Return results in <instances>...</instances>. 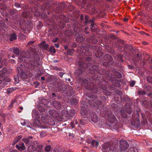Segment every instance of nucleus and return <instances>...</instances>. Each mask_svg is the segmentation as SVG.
I'll return each instance as SVG.
<instances>
[{
  "mask_svg": "<svg viewBox=\"0 0 152 152\" xmlns=\"http://www.w3.org/2000/svg\"><path fill=\"white\" fill-rule=\"evenodd\" d=\"M128 67L129 69H134V68L132 65H131V64L128 65Z\"/></svg>",
  "mask_w": 152,
  "mask_h": 152,
  "instance_id": "5fc2aeb1",
  "label": "nucleus"
},
{
  "mask_svg": "<svg viewBox=\"0 0 152 152\" xmlns=\"http://www.w3.org/2000/svg\"><path fill=\"white\" fill-rule=\"evenodd\" d=\"M38 24L37 26L38 28H41L43 26L42 23L40 21L38 22Z\"/></svg>",
  "mask_w": 152,
  "mask_h": 152,
  "instance_id": "3c124183",
  "label": "nucleus"
},
{
  "mask_svg": "<svg viewBox=\"0 0 152 152\" xmlns=\"http://www.w3.org/2000/svg\"><path fill=\"white\" fill-rule=\"evenodd\" d=\"M52 103L55 107L57 109L60 108L61 107V104L57 101H53Z\"/></svg>",
  "mask_w": 152,
  "mask_h": 152,
  "instance_id": "aec40b11",
  "label": "nucleus"
},
{
  "mask_svg": "<svg viewBox=\"0 0 152 152\" xmlns=\"http://www.w3.org/2000/svg\"><path fill=\"white\" fill-rule=\"evenodd\" d=\"M16 147L19 150H20L21 149L22 150H24L25 148V146L23 145H22L21 146H18V145H16Z\"/></svg>",
  "mask_w": 152,
  "mask_h": 152,
  "instance_id": "ea45409f",
  "label": "nucleus"
},
{
  "mask_svg": "<svg viewBox=\"0 0 152 152\" xmlns=\"http://www.w3.org/2000/svg\"><path fill=\"white\" fill-rule=\"evenodd\" d=\"M34 14L35 16H39L40 15V13L39 11L37 10L34 13Z\"/></svg>",
  "mask_w": 152,
  "mask_h": 152,
  "instance_id": "864d4df0",
  "label": "nucleus"
},
{
  "mask_svg": "<svg viewBox=\"0 0 152 152\" xmlns=\"http://www.w3.org/2000/svg\"><path fill=\"white\" fill-rule=\"evenodd\" d=\"M91 145L97 147L99 145V143L96 140H93L91 142Z\"/></svg>",
  "mask_w": 152,
  "mask_h": 152,
  "instance_id": "2f4dec72",
  "label": "nucleus"
},
{
  "mask_svg": "<svg viewBox=\"0 0 152 152\" xmlns=\"http://www.w3.org/2000/svg\"><path fill=\"white\" fill-rule=\"evenodd\" d=\"M120 148L121 150L122 151H125L129 147V145L128 142L123 140H121L120 141Z\"/></svg>",
  "mask_w": 152,
  "mask_h": 152,
  "instance_id": "0eeeda50",
  "label": "nucleus"
},
{
  "mask_svg": "<svg viewBox=\"0 0 152 152\" xmlns=\"http://www.w3.org/2000/svg\"><path fill=\"white\" fill-rule=\"evenodd\" d=\"M0 69L2 67V65H5L6 66L7 63H6V60H4L2 61L1 62V64H0Z\"/></svg>",
  "mask_w": 152,
  "mask_h": 152,
  "instance_id": "49530a36",
  "label": "nucleus"
},
{
  "mask_svg": "<svg viewBox=\"0 0 152 152\" xmlns=\"http://www.w3.org/2000/svg\"><path fill=\"white\" fill-rule=\"evenodd\" d=\"M74 30L76 34H79V32L80 31V28L77 26H75L74 28Z\"/></svg>",
  "mask_w": 152,
  "mask_h": 152,
  "instance_id": "f704fd0d",
  "label": "nucleus"
},
{
  "mask_svg": "<svg viewBox=\"0 0 152 152\" xmlns=\"http://www.w3.org/2000/svg\"><path fill=\"white\" fill-rule=\"evenodd\" d=\"M6 24L4 22L0 20V28H3L5 26Z\"/></svg>",
  "mask_w": 152,
  "mask_h": 152,
  "instance_id": "79ce46f5",
  "label": "nucleus"
},
{
  "mask_svg": "<svg viewBox=\"0 0 152 152\" xmlns=\"http://www.w3.org/2000/svg\"><path fill=\"white\" fill-rule=\"evenodd\" d=\"M86 40L88 42L95 44L98 42V37L95 36L93 34V35L91 36L90 37H88L87 38Z\"/></svg>",
  "mask_w": 152,
  "mask_h": 152,
  "instance_id": "423d86ee",
  "label": "nucleus"
},
{
  "mask_svg": "<svg viewBox=\"0 0 152 152\" xmlns=\"http://www.w3.org/2000/svg\"><path fill=\"white\" fill-rule=\"evenodd\" d=\"M73 49H69L67 50V53L68 54L70 55H72L73 53Z\"/></svg>",
  "mask_w": 152,
  "mask_h": 152,
  "instance_id": "c03bdc74",
  "label": "nucleus"
},
{
  "mask_svg": "<svg viewBox=\"0 0 152 152\" xmlns=\"http://www.w3.org/2000/svg\"><path fill=\"white\" fill-rule=\"evenodd\" d=\"M94 53L96 57L100 58L102 56L103 53L102 51H100V50H99L94 51Z\"/></svg>",
  "mask_w": 152,
  "mask_h": 152,
  "instance_id": "a211bd4d",
  "label": "nucleus"
},
{
  "mask_svg": "<svg viewBox=\"0 0 152 152\" xmlns=\"http://www.w3.org/2000/svg\"><path fill=\"white\" fill-rule=\"evenodd\" d=\"M112 117H110L108 118V120L110 123H113L116 120V118L114 115H112Z\"/></svg>",
  "mask_w": 152,
  "mask_h": 152,
  "instance_id": "c85d7f7f",
  "label": "nucleus"
},
{
  "mask_svg": "<svg viewBox=\"0 0 152 152\" xmlns=\"http://www.w3.org/2000/svg\"><path fill=\"white\" fill-rule=\"evenodd\" d=\"M17 76H28V75L25 74V72L23 70L21 67L20 66H18L17 68Z\"/></svg>",
  "mask_w": 152,
  "mask_h": 152,
  "instance_id": "f8f14e48",
  "label": "nucleus"
},
{
  "mask_svg": "<svg viewBox=\"0 0 152 152\" xmlns=\"http://www.w3.org/2000/svg\"><path fill=\"white\" fill-rule=\"evenodd\" d=\"M25 21L23 20H21L19 22V25L20 28L24 31L28 30V26Z\"/></svg>",
  "mask_w": 152,
  "mask_h": 152,
  "instance_id": "9b49d317",
  "label": "nucleus"
},
{
  "mask_svg": "<svg viewBox=\"0 0 152 152\" xmlns=\"http://www.w3.org/2000/svg\"><path fill=\"white\" fill-rule=\"evenodd\" d=\"M40 66H38V67H37L35 69H32V70H35V73L37 75H38L39 76H40L43 75V72L41 70H40L39 69H38L36 71V69H37V68L38 67H39L40 66V64H39Z\"/></svg>",
  "mask_w": 152,
  "mask_h": 152,
  "instance_id": "4be33fe9",
  "label": "nucleus"
},
{
  "mask_svg": "<svg viewBox=\"0 0 152 152\" xmlns=\"http://www.w3.org/2000/svg\"><path fill=\"white\" fill-rule=\"evenodd\" d=\"M55 31V30L53 29V28H52L48 31V34L49 33L50 35L52 36H54L57 34Z\"/></svg>",
  "mask_w": 152,
  "mask_h": 152,
  "instance_id": "bb28decb",
  "label": "nucleus"
},
{
  "mask_svg": "<svg viewBox=\"0 0 152 152\" xmlns=\"http://www.w3.org/2000/svg\"><path fill=\"white\" fill-rule=\"evenodd\" d=\"M47 11H44L43 12H42L41 14V16L44 19H45V22H46L47 20L48 16L46 13Z\"/></svg>",
  "mask_w": 152,
  "mask_h": 152,
  "instance_id": "b1692460",
  "label": "nucleus"
},
{
  "mask_svg": "<svg viewBox=\"0 0 152 152\" xmlns=\"http://www.w3.org/2000/svg\"><path fill=\"white\" fill-rule=\"evenodd\" d=\"M17 38V37L16 34L14 33L10 35V41H12L16 39Z\"/></svg>",
  "mask_w": 152,
  "mask_h": 152,
  "instance_id": "393cba45",
  "label": "nucleus"
},
{
  "mask_svg": "<svg viewBox=\"0 0 152 152\" xmlns=\"http://www.w3.org/2000/svg\"><path fill=\"white\" fill-rule=\"evenodd\" d=\"M50 52L51 54H52L53 53H54L56 52V51L53 46H52L50 47Z\"/></svg>",
  "mask_w": 152,
  "mask_h": 152,
  "instance_id": "72a5a7b5",
  "label": "nucleus"
},
{
  "mask_svg": "<svg viewBox=\"0 0 152 152\" xmlns=\"http://www.w3.org/2000/svg\"><path fill=\"white\" fill-rule=\"evenodd\" d=\"M91 12L94 14H96L98 12V10L95 7H92L91 8Z\"/></svg>",
  "mask_w": 152,
  "mask_h": 152,
  "instance_id": "58836bf2",
  "label": "nucleus"
},
{
  "mask_svg": "<svg viewBox=\"0 0 152 152\" xmlns=\"http://www.w3.org/2000/svg\"><path fill=\"white\" fill-rule=\"evenodd\" d=\"M13 52L16 55H18L20 53V50L17 47L13 48Z\"/></svg>",
  "mask_w": 152,
  "mask_h": 152,
  "instance_id": "cd10ccee",
  "label": "nucleus"
},
{
  "mask_svg": "<svg viewBox=\"0 0 152 152\" xmlns=\"http://www.w3.org/2000/svg\"><path fill=\"white\" fill-rule=\"evenodd\" d=\"M68 8L69 10L70 11L74 10L75 8L72 5H69L68 7Z\"/></svg>",
  "mask_w": 152,
  "mask_h": 152,
  "instance_id": "603ef678",
  "label": "nucleus"
},
{
  "mask_svg": "<svg viewBox=\"0 0 152 152\" xmlns=\"http://www.w3.org/2000/svg\"><path fill=\"white\" fill-rule=\"evenodd\" d=\"M38 8L37 7H32L31 8V12H32L34 13L37 10H38Z\"/></svg>",
  "mask_w": 152,
  "mask_h": 152,
  "instance_id": "4c0bfd02",
  "label": "nucleus"
},
{
  "mask_svg": "<svg viewBox=\"0 0 152 152\" xmlns=\"http://www.w3.org/2000/svg\"><path fill=\"white\" fill-rule=\"evenodd\" d=\"M81 51L82 55L80 57V59L76 63L79 68L75 70V75L76 76H79L82 74L83 70L87 69H88L91 74L97 73L103 75L104 73H101L102 70L98 66L93 65L89 68L94 63L92 59V57L91 56L92 53L89 49L86 47H83L81 49Z\"/></svg>",
  "mask_w": 152,
  "mask_h": 152,
  "instance_id": "f257e3e1",
  "label": "nucleus"
},
{
  "mask_svg": "<svg viewBox=\"0 0 152 152\" xmlns=\"http://www.w3.org/2000/svg\"><path fill=\"white\" fill-rule=\"evenodd\" d=\"M13 91V89L12 88H8L7 90V94H10Z\"/></svg>",
  "mask_w": 152,
  "mask_h": 152,
  "instance_id": "09e8293b",
  "label": "nucleus"
},
{
  "mask_svg": "<svg viewBox=\"0 0 152 152\" xmlns=\"http://www.w3.org/2000/svg\"><path fill=\"white\" fill-rule=\"evenodd\" d=\"M92 120L93 121L96 123L97 122V117H96V116H95V118H92Z\"/></svg>",
  "mask_w": 152,
  "mask_h": 152,
  "instance_id": "0e129e2a",
  "label": "nucleus"
},
{
  "mask_svg": "<svg viewBox=\"0 0 152 152\" xmlns=\"http://www.w3.org/2000/svg\"><path fill=\"white\" fill-rule=\"evenodd\" d=\"M117 42L121 44H123L124 43V42L123 40L118 39L117 40Z\"/></svg>",
  "mask_w": 152,
  "mask_h": 152,
  "instance_id": "680f3d73",
  "label": "nucleus"
},
{
  "mask_svg": "<svg viewBox=\"0 0 152 152\" xmlns=\"http://www.w3.org/2000/svg\"><path fill=\"white\" fill-rule=\"evenodd\" d=\"M74 33L73 31L69 30H66L65 32V35L69 37L72 35Z\"/></svg>",
  "mask_w": 152,
  "mask_h": 152,
  "instance_id": "a878e982",
  "label": "nucleus"
},
{
  "mask_svg": "<svg viewBox=\"0 0 152 152\" xmlns=\"http://www.w3.org/2000/svg\"><path fill=\"white\" fill-rule=\"evenodd\" d=\"M41 119L42 122L45 124H47L48 120V114L46 112L45 114H42V116L41 117Z\"/></svg>",
  "mask_w": 152,
  "mask_h": 152,
  "instance_id": "dca6fc26",
  "label": "nucleus"
},
{
  "mask_svg": "<svg viewBox=\"0 0 152 152\" xmlns=\"http://www.w3.org/2000/svg\"><path fill=\"white\" fill-rule=\"evenodd\" d=\"M147 80L149 82L151 83L152 82V79L151 78V77H147Z\"/></svg>",
  "mask_w": 152,
  "mask_h": 152,
  "instance_id": "4d7b16f0",
  "label": "nucleus"
},
{
  "mask_svg": "<svg viewBox=\"0 0 152 152\" xmlns=\"http://www.w3.org/2000/svg\"><path fill=\"white\" fill-rule=\"evenodd\" d=\"M103 149H104L103 152H111V151L114 150L113 145L108 142L105 143L102 145Z\"/></svg>",
  "mask_w": 152,
  "mask_h": 152,
  "instance_id": "39448f33",
  "label": "nucleus"
},
{
  "mask_svg": "<svg viewBox=\"0 0 152 152\" xmlns=\"http://www.w3.org/2000/svg\"><path fill=\"white\" fill-rule=\"evenodd\" d=\"M7 71V69L5 67H4L0 71V76H1L2 75H3V74L5 73Z\"/></svg>",
  "mask_w": 152,
  "mask_h": 152,
  "instance_id": "c9c22d12",
  "label": "nucleus"
},
{
  "mask_svg": "<svg viewBox=\"0 0 152 152\" xmlns=\"http://www.w3.org/2000/svg\"><path fill=\"white\" fill-rule=\"evenodd\" d=\"M58 39V38H55V39H53L52 41L53 42L55 43L57 42Z\"/></svg>",
  "mask_w": 152,
  "mask_h": 152,
  "instance_id": "69168bd1",
  "label": "nucleus"
},
{
  "mask_svg": "<svg viewBox=\"0 0 152 152\" xmlns=\"http://www.w3.org/2000/svg\"><path fill=\"white\" fill-rule=\"evenodd\" d=\"M3 77H1L0 78V85H2V87H4L3 86H5L7 83L6 82H9L10 80L8 79L7 77H6L5 78H3Z\"/></svg>",
  "mask_w": 152,
  "mask_h": 152,
  "instance_id": "ddd939ff",
  "label": "nucleus"
},
{
  "mask_svg": "<svg viewBox=\"0 0 152 152\" xmlns=\"http://www.w3.org/2000/svg\"><path fill=\"white\" fill-rule=\"evenodd\" d=\"M41 102L42 103V105L46 106V107H47V105L48 104V101L46 99H42L41 100Z\"/></svg>",
  "mask_w": 152,
  "mask_h": 152,
  "instance_id": "473e14b6",
  "label": "nucleus"
},
{
  "mask_svg": "<svg viewBox=\"0 0 152 152\" xmlns=\"http://www.w3.org/2000/svg\"><path fill=\"white\" fill-rule=\"evenodd\" d=\"M80 20L82 21L84 20L85 19V16L83 14H81L80 17Z\"/></svg>",
  "mask_w": 152,
  "mask_h": 152,
  "instance_id": "13d9d810",
  "label": "nucleus"
},
{
  "mask_svg": "<svg viewBox=\"0 0 152 152\" xmlns=\"http://www.w3.org/2000/svg\"><path fill=\"white\" fill-rule=\"evenodd\" d=\"M23 140L25 143L27 144L29 142L30 139L28 138H27L25 139H23Z\"/></svg>",
  "mask_w": 152,
  "mask_h": 152,
  "instance_id": "8fccbe9b",
  "label": "nucleus"
},
{
  "mask_svg": "<svg viewBox=\"0 0 152 152\" xmlns=\"http://www.w3.org/2000/svg\"><path fill=\"white\" fill-rule=\"evenodd\" d=\"M62 113L63 114V116L66 117H68L69 116L71 117L75 115V113L74 112L72 111V112H71L70 114L69 115L68 114V112L66 110H63L62 112Z\"/></svg>",
  "mask_w": 152,
  "mask_h": 152,
  "instance_id": "4468645a",
  "label": "nucleus"
},
{
  "mask_svg": "<svg viewBox=\"0 0 152 152\" xmlns=\"http://www.w3.org/2000/svg\"><path fill=\"white\" fill-rule=\"evenodd\" d=\"M37 107L39 111H41L42 112H45L46 110H47L46 108L47 107H46V106L44 107V106H43L42 104L41 105H38Z\"/></svg>",
  "mask_w": 152,
  "mask_h": 152,
  "instance_id": "6ab92c4d",
  "label": "nucleus"
},
{
  "mask_svg": "<svg viewBox=\"0 0 152 152\" xmlns=\"http://www.w3.org/2000/svg\"><path fill=\"white\" fill-rule=\"evenodd\" d=\"M34 42V41H30L28 43V45H33Z\"/></svg>",
  "mask_w": 152,
  "mask_h": 152,
  "instance_id": "bf43d9fd",
  "label": "nucleus"
},
{
  "mask_svg": "<svg viewBox=\"0 0 152 152\" xmlns=\"http://www.w3.org/2000/svg\"><path fill=\"white\" fill-rule=\"evenodd\" d=\"M90 18V17L89 15H85V21H84L83 23L84 25H87L89 26L92 28H95V24L94 23L95 19L94 18H93L89 20Z\"/></svg>",
  "mask_w": 152,
  "mask_h": 152,
  "instance_id": "20e7f679",
  "label": "nucleus"
},
{
  "mask_svg": "<svg viewBox=\"0 0 152 152\" xmlns=\"http://www.w3.org/2000/svg\"><path fill=\"white\" fill-rule=\"evenodd\" d=\"M42 9L44 11H47L48 10V4L47 3H44L42 6Z\"/></svg>",
  "mask_w": 152,
  "mask_h": 152,
  "instance_id": "7c9ffc66",
  "label": "nucleus"
},
{
  "mask_svg": "<svg viewBox=\"0 0 152 152\" xmlns=\"http://www.w3.org/2000/svg\"><path fill=\"white\" fill-rule=\"evenodd\" d=\"M58 25L60 27L63 28L64 27L65 23L62 21H59L58 23Z\"/></svg>",
  "mask_w": 152,
  "mask_h": 152,
  "instance_id": "e433bc0d",
  "label": "nucleus"
},
{
  "mask_svg": "<svg viewBox=\"0 0 152 152\" xmlns=\"http://www.w3.org/2000/svg\"><path fill=\"white\" fill-rule=\"evenodd\" d=\"M55 11L56 13H59L62 11V9L61 8L57 7L55 10Z\"/></svg>",
  "mask_w": 152,
  "mask_h": 152,
  "instance_id": "a18cd8bd",
  "label": "nucleus"
},
{
  "mask_svg": "<svg viewBox=\"0 0 152 152\" xmlns=\"http://www.w3.org/2000/svg\"><path fill=\"white\" fill-rule=\"evenodd\" d=\"M76 41L78 43H80L83 40V37L80 34L79 36H78L75 39Z\"/></svg>",
  "mask_w": 152,
  "mask_h": 152,
  "instance_id": "5701e85b",
  "label": "nucleus"
},
{
  "mask_svg": "<svg viewBox=\"0 0 152 152\" xmlns=\"http://www.w3.org/2000/svg\"><path fill=\"white\" fill-rule=\"evenodd\" d=\"M96 29L95 28H92L89 26L86 27L83 30V32L86 34H87L88 36L93 35V34L90 32H94L95 31Z\"/></svg>",
  "mask_w": 152,
  "mask_h": 152,
  "instance_id": "6e6552de",
  "label": "nucleus"
},
{
  "mask_svg": "<svg viewBox=\"0 0 152 152\" xmlns=\"http://www.w3.org/2000/svg\"><path fill=\"white\" fill-rule=\"evenodd\" d=\"M89 48V49L91 48L92 50H93L94 53L95 51H98L99 50H100V48H101L99 46L96 45L90 46Z\"/></svg>",
  "mask_w": 152,
  "mask_h": 152,
  "instance_id": "412c9836",
  "label": "nucleus"
},
{
  "mask_svg": "<svg viewBox=\"0 0 152 152\" xmlns=\"http://www.w3.org/2000/svg\"><path fill=\"white\" fill-rule=\"evenodd\" d=\"M103 61H105L103 62L102 64L105 67L113 65L114 62L113 60V58L112 56L109 54H104L102 57Z\"/></svg>",
  "mask_w": 152,
  "mask_h": 152,
  "instance_id": "7ed1b4c3",
  "label": "nucleus"
},
{
  "mask_svg": "<svg viewBox=\"0 0 152 152\" xmlns=\"http://www.w3.org/2000/svg\"><path fill=\"white\" fill-rule=\"evenodd\" d=\"M7 7L6 5L4 4H0V9H4Z\"/></svg>",
  "mask_w": 152,
  "mask_h": 152,
  "instance_id": "de8ad7c7",
  "label": "nucleus"
},
{
  "mask_svg": "<svg viewBox=\"0 0 152 152\" xmlns=\"http://www.w3.org/2000/svg\"><path fill=\"white\" fill-rule=\"evenodd\" d=\"M72 128H73L75 126V121H73L70 124Z\"/></svg>",
  "mask_w": 152,
  "mask_h": 152,
  "instance_id": "774afa93",
  "label": "nucleus"
},
{
  "mask_svg": "<svg viewBox=\"0 0 152 152\" xmlns=\"http://www.w3.org/2000/svg\"><path fill=\"white\" fill-rule=\"evenodd\" d=\"M56 119H57L58 121H63V118L61 117L59 118L58 116L56 117Z\"/></svg>",
  "mask_w": 152,
  "mask_h": 152,
  "instance_id": "e2e57ef3",
  "label": "nucleus"
},
{
  "mask_svg": "<svg viewBox=\"0 0 152 152\" xmlns=\"http://www.w3.org/2000/svg\"><path fill=\"white\" fill-rule=\"evenodd\" d=\"M56 5V4L55 3H53V4H50L48 3V9L49 8H50V7H52V9H53L55 8V6Z\"/></svg>",
  "mask_w": 152,
  "mask_h": 152,
  "instance_id": "37998d69",
  "label": "nucleus"
},
{
  "mask_svg": "<svg viewBox=\"0 0 152 152\" xmlns=\"http://www.w3.org/2000/svg\"><path fill=\"white\" fill-rule=\"evenodd\" d=\"M15 6L17 8L20 7L21 6L20 4L18 3H15Z\"/></svg>",
  "mask_w": 152,
  "mask_h": 152,
  "instance_id": "338daca9",
  "label": "nucleus"
},
{
  "mask_svg": "<svg viewBox=\"0 0 152 152\" xmlns=\"http://www.w3.org/2000/svg\"><path fill=\"white\" fill-rule=\"evenodd\" d=\"M22 15L23 17H24L25 18H27L28 17L27 14L25 12H24L22 13Z\"/></svg>",
  "mask_w": 152,
  "mask_h": 152,
  "instance_id": "6e6d98bb",
  "label": "nucleus"
},
{
  "mask_svg": "<svg viewBox=\"0 0 152 152\" xmlns=\"http://www.w3.org/2000/svg\"><path fill=\"white\" fill-rule=\"evenodd\" d=\"M39 46L44 50H48V44L46 43L45 41H43L39 44Z\"/></svg>",
  "mask_w": 152,
  "mask_h": 152,
  "instance_id": "f3484780",
  "label": "nucleus"
},
{
  "mask_svg": "<svg viewBox=\"0 0 152 152\" xmlns=\"http://www.w3.org/2000/svg\"><path fill=\"white\" fill-rule=\"evenodd\" d=\"M109 75H107L106 76H110V74H111V76H122L121 74L117 70L114 69L109 74Z\"/></svg>",
  "mask_w": 152,
  "mask_h": 152,
  "instance_id": "2eb2a0df",
  "label": "nucleus"
},
{
  "mask_svg": "<svg viewBox=\"0 0 152 152\" xmlns=\"http://www.w3.org/2000/svg\"><path fill=\"white\" fill-rule=\"evenodd\" d=\"M116 47L118 49H122V46H121L118 44H116Z\"/></svg>",
  "mask_w": 152,
  "mask_h": 152,
  "instance_id": "052dcab7",
  "label": "nucleus"
},
{
  "mask_svg": "<svg viewBox=\"0 0 152 152\" xmlns=\"http://www.w3.org/2000/svg\"><path fill=\"white\" fill-rule=\"evenodd\" d=\"M17 10L16 9L11 10L10 11V13L12 15H13L16 12Z\"/></svg>",
  "mask_w": 152,
  "mask_h": 152,
  "instance_id": "a19ab883",
  "label": "nucleus"
},
{
  "mask_svg": "<svg viewBox=\"0 0 152 152\" xmlns=\"http://www.w3.org/2000/svg\"><path fill=\"white\" fill-rule=\"evenodd\" d=\"M39 58V54L36 53L35 48H31L27 51V53L23 52L20 55L19 59L23 64L20 66L21 67H25L30 70L33 69L40 66L37 61Z\"/></svg>",
  "mask_w": 152,
  "mask_h": 152,
  "instance_id": "f03ea898",
  "label": "nucleus"
},
{
  "mask_svg": "<svg viewBox=\"0 0 152 152\" xmlns=\"http://www.w3.org/2000/svg\"><path fill=\"white\" fill-rule=\"evenodd\" d=\"M34 113V115H33V118H35L34 120L33 126H35L38 125L39 124L40 121L38 120V118H39V116L37 112Z\"/></svg>",
  "mask_w": 152,
  "mask_h": 152,
  "instance_id": "9d476101",
  "label": "nucleus"
},
{
  "mask_svg": "<svg viewBox=\"0 0 152 152\" xmlns=\"http://www.w3.org/2000/svg\"><path fill=\"white\" fill-rule=\"evenodd\" d=\"M142 58V56L141 53H139L136 55L134 56V64L137 66L138 64V62L140 61H141Z\"/></svg>",
  "mask_w": 152,
  "mask_h": 152,
  "instance_id": "1a4fd4ad",
  "label": "nucleus"
},
{
  "mask_svg": "<svg viewBox=\"0 0 152 152\" xmlns=\"http://www.w3.org/2000/svg\"><path fill=\"white\" fill-rule=\"evenodd\" d=\"M22 135H19L18 137H16L14 140L12 142V145H15L16 143L18 142L20 139L22 137Z\"/></svg>",
  "mask_w": 152,
  "mask_h": 152,
  "instance_id": "c756f323",
  "label": "nucleus"
}]
</instances>
